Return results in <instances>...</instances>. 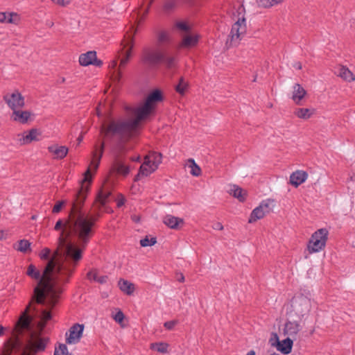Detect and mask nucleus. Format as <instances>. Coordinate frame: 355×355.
Wrapping results in <instances>:
<instances>
[{
    "instance_id": "obj_17",
    "label": "nucleus",
    "mask_w": 355,
    "mask_h": 355,
    "mask_svg": "<svg viewBox=\"0 0 355 355\" xmlns=\"http://www.w3.org/2000/svg\"><path fill=\"white\" fill-rule=\"evenodd\" d=\"M49 341V338H41L40 336H37L34 341L30 342L29 347L33 353L43 352L45 350Z\"/></svg>"
},
{
    "instance_id": "obj_44",
    "label": "nucleus",
    "mask_w": 355,
    "mask_h": 355,
    "mask_svg": "<svg viewBox=\"0 0 355 355\" xmlns=\"http://www.w3.org/2000/svg\"><path fill=\"white\" fill-rule=\"evenodd\" d=\"M259 6L263 8H269L272 6V0H257Z\"/></svg>"
},
{
    "instance_id": "obj_5",
    "label": "nucleus",
    "mask_w": 355,
    "mask_h": 355,
    "mask_svg": "<svg viewBox=\"0 0 355 355\" xmlns=\"http://www.w3.org/2000/svg\"><path fill=\"white\" fill-rule=\"evenodd\" d=\"M311 292L306 290L295 295L291 300V310L287 314L299 320H306L311 309Z\"/></svg>"
},
{
    "instance_id": "obj_55",
    "label": "nucleus",
    "mask_w": 355,
    "mask_h": 355,
    "mask_svg": "<svg viewBox=\"0 0 355 355\" xmlns=\"http://www.w3.org/2000/svg\"><path fill=\"white\" fill-rule=\"evenodd\" d=\"M245 11V7L243 6V5H241L239 6L238 10H236L237 13H238V15L239 16L242 13H244Z\"/></svg>"
},
{
    "instance_id": "obj_58",
    "label": "nucleus",
    "mask_w": 355,
    "mask_h": 355,
    "mask_svg": "<svg viewBox=\"0 0 355 355\" xmlns=\"http://www.w3.org/2000/svg\"><path fill=\"white\" fill-rule=\"evenodd\" d=\"M157 243L156 237H151L150 239V246L154 245Z\"/></svg>"
},
{
    "instance_id": "obj_28",
    "label": "nucleus",
    "mask_w": 355,
    "mask_h": 355,
    "mask_svg": "<svg viewBox=\"0 0 355 355\" xmlns=\"http://www.w3.org/2000/svg\"><path fill=\"white\" fill-rule=\"evenodd\" d=\"M338 76L341 77L343 80L351 82L355 80V76L353 73L347 67L342 66L339 68Z\"/></svg>"
},
{
    "instance_id": "obj_35",
    "label": "nucleus",
    "mask_w": 355,
    "mask_h": 355,
    "mask_svg": "<svg viewBox=\"0 0 355 355\" xmlns=\"http://www.w3.org/2000/svg\"><path fill=\"white\" fill-rule=\"evenodd\" d=\"M175 0H166L163 5V11L166 14H170L176 8Z\"/></svg>"
},
{
    "instance_id": "obj_45",
    "label": "nucleus",
    "mask_w": 355,
    "mask_h": 355,
    "mask_svg": "<svg viewBox=\"0 0 355 355\" xmlns=\"http://www.w3.org/2000/svg\"><path fill=\"white\" fill-rule=\"evenodd\" d=\"M13 17H17L18 15L15 12H9L8 15L6 16V21H5V22L8 24H16V20L13 19Z\"/></svg>"
},
{
    "instance_id": "obj_29",
    "label": "nucleus",
    "mask_w": 355,
    "mask_h": 355,
    "mask_svg": "<svg viewBox=\"0 0 355 355\" xmlns=\"http://www.w3.org/2000/svg\"><path fill=\"white\" fill-rule=\"evenodd\" d=\"M41 132H39V130L36 128H32L31 129L28 134L23 137L24 143V144H29L32 142L33 141H39V139L37 138L38 135H40Z\"/></svg>"
},
{
    "instance_id": "obj_8",
    "label": "nucleus",
    "mask_w": 355,
    "mask_h": 355,
    "mask_svg": "<svg viewBox=\"0 0 355 355\" xmlns=\"http://www.w3.org/2000/svg\"><path fill=\"white\" fill-rule=\"evenodd\" d=\"M287 320L284 324V333L286 335L295 338L298 332L302 329V326L300 324V321L297 318L287 314Z\"/></svg>"
},
{
    "instance_id": "obj_11",
    "label": "nucleus",
    "mask_w": 355,
    "mask_h": 355,
    "mask_svg": "<svg viewBox=\"0 0 355 355\" xmlns=\"http://www.w3.org/2000/svg\"><path fill=\"white\" fill-rule=\"evenodd\" d=\"M79 63L81 66L94 65L101 67L103 62L96 57V52L95 51H89L85 53H82L79 57Z\"/></svg>"
},
{
    "instance_id": "obj_39",
    "label": "nucleus",
    "mask_w": 355,
    "mask_h": 355,
    "mask_svg": "<svg viewBox=\"0 0 355 355\" xmlns=\"http://www.w3.org/2000/svg\"><path fill=\"white\" fill-rule=\"evenodd\" d=\"M152 347L155 349L158 352L166 353L168 352V345L165 343H156L152 344Z\"/></svg>"
},
{
    "instance_id": "obj_15",
    "label": "nucleus",
    "mask_w": 355,
    "mask_h": 355,
    "mask_svg": "<svg viewBox=\"0 0 355 355\" xmlns=\"http://www.w3.org/2000/svg\"><path fill=\"white\" fill-rule=\"evenodd\" d=\"M164 99V94L160 89L156 88L150 91L144 100V103L155 109V105L162 102Z\"/></svg>"
},
{
    "instance_id": "obj_52",
    "label": "nucleus",
    "mask_w": 355,
    "mask_h": 355,
    "mask_svg": "<svg viewBox=\"0 0 355 355\" xmlns=\"http://www.w3.org/2000/svg\"><path fill=\"white\" fill-rule=\"evenodd\" d=\"M132 220L135 223H139L141 220V217L139 215H132L131 216Z\"/></svg>"
},
{
    "instance_id": "obj_19",
    "label": "nucleus",
    "mask_w": 355,
    "mask_h": 355,
    "mask_svg": "<svg viewBox=\"0 0 355 355\" xmlns=\"http://www.w3.org/2000/svg\"><path fill=\"white\" fill-rule=\"evenodd\" d=\"M277 341V349L284 354H288L291 350L293 344V339L288 337L283 340L282 342L279 341L278 336L276 334H274Z\"/></svg>"
},
{
    "instance_id": "obj_31",
    "label": "nucleus",
    "mask_w": 355,
    "mask_h": 355,
    "mask_svg": "<svg viewBox=\"0 0 355 355\" xmlns=\"http://www.w3.org/2000/svg\"><path fill=\"white\" fill-rule=\"evenodd\" d=\"M111 195L112 192L110 191L103 192L101 190L97 195L96 201L100 204L101 207H103L108 202Z\"/></svg>"
},
{
    "instance_id": "obj_48",
    "label": "nucleus",
    "mask_w": 355,
    "mask_h": 355,
    "mask_svg": "<svg viewBox=\"0 0 355 355\" xmlns=\"http://www.w3.org/2000/svg\"><path fill=\"white\" fill-rule=\"evenodd\" d=\"M53 3L59 5V6H63V7H65L67 6V5H69L71 0H51Z\"/></svg>"
},
{
    "instance_id": "obj_50",
    "label": "nucleus",
    "mask_w": 355,
    "mask_h": 355,
    "mask_svg": "<svg viewBox=\"0 0 355 355\" xmlns=\"http://www.w3.org/2000/svg\"><path fill=\"white\" fill-rule=\"evenodd\" d=\"M64 225V222L62 219H59L54 227V230L56 231H59L62 229V226Z\"/></svg>"
},
{
    "instance_id": "obj_24",
    "label": "nucleus",
    "mask_w": 355,
    "mask_h": 355,
    "mask_svg": "<svg viewBox=\"0 0 355 355\" xmlns=\"http://www.w3.org/2000/svg\"><path fill=\"white\" fill-rule=\"evenodd\" d=\"M295 91L293 95V99L296 104L300 105L301 100L306 94V90L300 84H295L294 87Z\"/></svg>"
},
{
    "instance_id": "obj_4",
    "label": "nucleus",
    "mask_w": 355,
    "mask_h": 355,
    "mask_svg": "<svg viewBox=\"0 0 355 355\" xmlns=\"http://www.w3.org/2000/svg\"><path fill=\"white\" fill-rule=\"evenodd\" d=\"M141 61L145 66L150 69L156 68L160 64H163L170 69L175 67L176 64L175 57L166 56L161 51L150 47L143 49Z\"/></svg>"
},
{
    "instance_id": "obj_20",
    "label": "nucleus",
    "mask_w": 355,
    "mask_h": 355,
    "mask_svg": "<svg viewBox=\"0 0 355 355\" xmlns=\"http://www.w3.org/2000/svg\"><path fill=\"white\" fill-rule=\"evenodd\" d=\"M11 119L14 121H18L22 124L26 123L32 113L30 111L17 110V109L12 110Z\"/></svg>"
},
{
    "instance_id": "obj_16",
    "label": "nucleus",
    "mask_w": 355,
    "mask_h": 355,
    "mask_svg": "<svg viewBox=\"0 0 355 355\" xmlns=\"http://www.w3.org/2000/svg\"><path fill=\"white\" fill-rule=\"evenodd\" d=\"M308 178V173L304 171H296L292 173L290 175L289 183L295 187H298L300 184L304 183Z\"/></svg>"
},
{
    "instance_id": "obj_38",
    "label": "nucleus",
    "mask_w": 355,
    "mask_h": 355,
    "mask_svg": "<svg viewBox=\"0 0 355 355\" xmlns=\"http://www.w3.org/2000/svg\"><path fill=\"white\" fill-rule=\"evenodd\" d=\"M157 41L159 44L169 43L170 37L168 34L165 31H162L157 34Z\"/></svg>"
},
{
    "instance_id": "obj_53",
    "label": "nucleus",
    "mask_w": 355,
    "mask_h": 355,
    "mask_svg": "<svg viewBox=\"0 0 355 355\" xmlns=\"http://www.w3.org/2000/svg\"><path fill=\"white\" fill-rule=\"evenodd\" d=\"M214 229L215 230H223V225L219 223V222H217L216 223L214 226H213Z\"/></svg>"
},
{
    "instance_id": "obj_64",
    "label": "nucleus",
    "mask_w": 355,
    "mask_h": 355,
    "mask_svg": "<svg viewBox=\"0 0 355 355\" xmlns=\"http://www.w3.org/2000/svg\"><path fill=\"white\" fill-rule=\"evenodd\" d=\"M246 355H255V352L254 350H250Z\"/></svg>"
},
{
    "instance_id": "obj_42",
    "label": "nucleus",
    "mask_w": 355,
    "mask_h": 355,
    "mask_svg": "<svg viewBox=\"0 0 355 355\" xmlns=\"http://www.w3.org/2000/svg\"><path fill=\"white\" fill-rule=\"evenodd\" d=\"M176 27L182 31H184V32H188L190 31V26L189 25L185 22V21H178L176 23Z\"/></svg>"
},
{
    "instance_id": "obj_62",
    "label": "nucleus",
    "mask_w": 355,
    "mask_h": 355,
    "mask_svg": "<svg viewBox=\"0 0 355 355\" xmlns=\"http://www.w3.org/2000/svg\"><path fill=\"white\" fill-rule=\"evenodd\" d=\"M284 0H272V6L282 2Z\"/></svg>"
},
{
    "instance_id": "obj_59",
    "label": "nucleus",
    "mask_w": 355,
    "mask_h": 355,
    "mask_svg": "<svg viewBox=\"0 0 355 355\" xmlns=\"http://www.w3.org/2000/svg\"><path fill=\"white\" fill-rule=\"evenodd\" d=\"M293 67H294L295 69H302V64H301V62H295V63L294 64Z\"/></svg>"
},
{
    "instance_id": "obj_27",
    "label": "nucleus",
    "mask_w": 355,
    "mask_h": 355,
    "mask_svg": "<svg viewBox=\"0 0 355 355\" xmlns=\"http://www.w3.org/2000/svg\"><path fill=\"white\" fill-rule=\"evenodd\" d=\"M199 40L198 35H187L182 41L181 46L184 48H190L197 45Z\"/></svg>"
},
{
    "instance_id": "obj_40",
    "label": "nucleus",
    "mask_w": 355,
    "mask_h": 355,
    "mask_svg": "<svg viewBox=\"0 0 355 355\" xmlns=\"http://www.w3.org/2000/svg\"><path fill=\"white\" fill-rule=\"evenodd\" d=\"M273 200L270 199H268L266 200H263L260 203V206H262L263 211L266 214L270 213L272 211V208L270 207V203L272 202Z\"/></svg>"
},
{
    "instance_id": "obj_51",
    "label": "nucleus",
    "mask_w": 355,
    "mask_h": 355,
    "mask_svg": "<svg viewBox=\"0 0 355 355\" xmlns=\"http://www.w3.org/2000/svg\"><path fill=\"white\" fill-rule=\"evenodd\" d=\"M175 278L177 281L180 282H184V276L182 272H177L175 274Z\"/></svg>"
},
{
    "instance_id": "obj_60",
    "label": "nucleus",
    "mask_w": 355,
    "mask_h": 355,
    "mask_svg": "<svg viewBox=\"0 0 355 355\" xmlns=\"http://www.w3.org/2000/svg\"><path fill=\"white\" fill-rule=\"evenodd\" d=\"M83 133L82 132L80 134V135L77 139L78 144H80V142L83 141Z\"/></svg>"
},
{
    "instance_id": "obj_61",
    "label": "nucleus",
    "mask_w": 355,
    "mask_h": 355,
    "mask_svg": "<svg viewBox=\"0 0 355 355\" xmlns=\"http://www.w3.org/2000/svg\"><path fill=\"white\" fill-rule=\"evenodd\" d=\"M132 161L140 162H141V157H140V156H137V157H132Z\"/></svg>"
},
{
    "instance_id": "obj_32",
    "label": "nucleus",
    "mask_w": 355,
    "mask_h": 355,
    "mask_svg": "<svg viewBox=\"0 0 355 355\" xmlns=\"http://www.w3.org/2000/svg\"><path fill=\"white\" fill-rule=\"evenodd\" d=\"M115 171L117 173L122 175L123 176H127L130 171V167L125 165L122 162H116L115 164Z\"/></svg>"
},
{
    "instance_id": "obj_14",
    "label": "nucleus",
    "mask_w": 355,
    "mask_h": 355,
    "mask_svg": "<svg viewBox=\"0 0 355 355\" xmlns=\"http://www.w3.org/2000/svg\"><path fill=\"white\" fill-rule=\"evenodd\" d=\"M150 163L151 161L148 159L140 166L138 173L134 178V182L139 181L141 178L148 176L156 170L157 166L155 165L154 162L153 165H150Z\"/></svg>"
},
{
    "instance_id": "obj_1",
    "label": "nucleus",
    "mask_w": 355,
    "mask_h": 355,
    "mask_svg": "<svg viewBox=\"0 0 355 355\" xmlns=\"http://www.w3.org/2000/svg\"><path fill=\"white\" fill-rule=\"evenodd\" d=\"M105 142L100 146L99 154L93 153V160L89 166L83 173L81 187L75 194L69 214V219L65 227L69 236L74 237L77 243H70L58 246L53 252L48 248H43L39 253L42 260L47 261L44 266H64V263L76 265L83 259V254L91 239L94 235V227L100 217V214H87L83 211V207L89 191V185L92 182L93 175L91 174V166L96 171L100 164L104 149Z\"/></svg>"
},
{
    "instance_id": "obj_2",
    "label": "nucleus",
    "mask_w": 355,
    "mask_h": 355,
    "mask_svg": "<svg viewBox=\"0 0 355 355\" xmlns=\"http://www.w3.org/2000/svg\"><path fill=\"white\" fill-rule=\"evenodd\" d=\"M69 268H44L41 272L38 268H28L26 275L38 281L33 289L31 302L46 306L43 309L33 308L35 315L41 319V329L51 319V310L56 304L59 295L62 293L61 284L67 282L72 274L73 271Z\"/></svg>"
},
{
    "instance_id": "obj_25",
    "label": "nucleus",
    "mask_w": 355,
    "mask_h": 355,
    "mask_svg": "<svg viewBox=\"0 0 355 355\" xmlns=\"http://www.w3.org/2000/svg\"><path fill=\"white\" fill-rule=\"evenodd\" d=\"M265 216L266 214L263 211L262 206L259 205L252 211L250 218L248 219V223H254L257 220L263 218Z\"/></svg>"
},
{
    "instance_id": "obj_10",
    "label": "nucleus",
    "mask_w": 355,
    "mask_h": 355,
    "mask_svg": "<svg viewBox=\"0 0 355 355\" xmlns=\"http://www.w3.org/2000/svg\"><path fill=\"white\" fill-rule=\"evenodd\" d=\"M246 33V24L244 15L239 17L238 20L232 25L229 37H231V42L234 38L241 40L242 35Z\"/></svg>"
},
{
    "instance_id": "obj_36",
    "label": "nucleus",
    "mask_w": 355,
    "mask_h": 355,
    "mask_svg": "<svg viewBox=\"0 0 355 355\" xmlns=\"http://www.w3.org/2000/svg\"><path fill=\"white\" fill-rule=\"evenodd\" d=\"M189 162L191 164V174L193 176L198 177L201 174L200 167L195 162L194 159H189Z\"/></svg>"
},
{
    "instance_id": "obj_46",
    "label": "nucleus",
    "mask_w": 355,
    "mask_h": 355,
    "mask_svg": "<svg viewBox=\"0 0 355 355\" xmlns=\"http://www.w3.org/2000/svg\"><path fill=\"white\" fill-rule=\"evenodd\" d=\"M124 318H125V315H124L123 313L121 310H119V311L114 316V320L116 322L121 323L123 322Z\"/></svg>"
},
{
    "instance_id": "obj_26",
    "label": "nucleus",
    "mask_w": 355,
    "mask_h": 355,
    "mask_svg": "<svg viewBox=\"0 0 355 355\" xmlns=\"http://www.w3.org/2000/svg\"><path fill=\"white\" fill-rule=\"evenodd\" d=\"M15 250L23 253H27L31 251V243L26 239H21L13 244Z\"/></svg>"
},
{
    "instance_id": "obj_23",
    "label": "nucleus",
    "mask_w": 355,
    "mask_h": 355,
    "mask_svg": "<svg viewBox=\"0 0 355 355\" xmlns=\"http://www.w3.org/2000/svg\"><path fill=\"white\" fill-rule=\"evenodd\" d=\"M230 193L234 198H237L239 202H243L246 200L248 196L247 191L243 190L241 187L237 185H233V188L231 189Z\"/></svg>"
},
{
    "instance_id": "obj_54",
    "label": "nucleus",
    "mask_w": 355,
    "mask_h": 355,
    "mask_svg": "<svg viewBox=\"0 0 355 355\" xmlns=\"http://www.w3.org/2000/svg\"><path fill=\"white\" fill-rule=\"evenodd\" d=\"M7 231L0 230V240L6 239L7 238Z\"/></svg>"
},
{
    "instance_id": "obj_18",
    "label": "nucleus",
    "mask_w": 355,
    "mask_h": 355,
    "mask_svg": "<svg viewBox=\"0 0 355 355\" xmlns=\"http://www.w3.org/2000/svg\"><path fill=\"white\" fill-rule=\"evenodd\" d=\"M48 150L53 155V159H62L67 156L69 149L64 146L53 144L48 147Z\"/></svg>"
},
{
    "instance_id": "obj_37",
    "label": "nucleus",
    "mask_w": 355,
    "mask_h": 355,
    "mask_svg": "<svg viewBox=\"0 0 355 355\" xmlns=\"http://www.w3.org/2000/svg\"><path fill=\"white\" fill-rule=\"evenodd\" d=\"M68 349L65 344L59 343L58 347H55L53 355H68Z\"/></svg>"
},
{
    "instance_id": "obj_3",
    "label": "nucleus",
    "mask_w": 355,
    "mask_h": 355,
    "mask_svg": "<svg viewBox=\"0 0 355 355\" xmlns=\"http://www.w3.org/2000/svg\"><path fill=\"white\" fill-rule=\"evenodd\" d=\"M153 111V107L144 102L143 105L135 111V118L126 120L112 119L109 124L103 123L100 132L109 141H112L114 137H119V144H121L125 137L131 136L139 126L140 122L145 120Z\"/></svg>"
},
{
    "instance_id": "obj_21",
    "label": "nucleus",
    "mask_w": 355,
    "mask_h": 355,
    "mask_svg": "<svg viewBox=\"0 0 355 355\" xmlns=\"http://www.w3.org/2000/svg\"><path fill=\"white\" fill-rule=\"evenodd\" d=\"M163 223L171 229L178 230L180 224H184V220L172 215H166L163 219Z\"/></svg>"
},
{
    "instance_id": "obj_7",
    "label": "nucleus",
    "mask_w": 355,
    "mask_h": 355,
    "mask_svg": "<svg viewBox=\"0 0 355 355\" xmlns=\"http://www.w3.org/2000/svg\"><path fill=\"white\" fill-rule=\"evenodd\" d=\"M329 231L327 228H320L311 236L307 249L310 253L318 252L324 248L328 240Z\"/></svg>"
},
{
    "instance_id": "obj_12",
    "label": "nucleus",
    "mask_w": 355,
    "mask_h": 355,
    "mask_svg": "<svg viewBox=\"0 0 355 355\" xmlns=\"http://www.w3.org/2000/svg\"><path fill=\"white\" fill-rule=\"evenodd\" d=\"M84 324H74L69 330V335L66 334V343L67 344H76L78 343L83 336Z\"/></svg>"
},
{
    "instance_id": "obj_9",
    "label": "nucleus",
    "mask_w": 355,
    "mask_h": 355,
    "mask_svg": "<svg viewBox=\"0 0 355 355\" xmlns=\"http://www.w3.org/2000/svg\"><path fill=\"white\" fill-rule=\"evenodd\" d=\"M3 98L12 110L17 107H23L25 105L24 96L17 90L11 94H7L4 95Z\"/></svg>"
},
{
    "instance_id": "obj_13",
    "label": "nucleus",
    "mask_w": 355,
    "mask_h": 355,
    "mask_svg": "<svg viewBox=\"0 0 355 355\" xmlns=\"http://www.w3.org/2000/svg\"><path fill=\"white\" fill-rule=\"evenodd\" d=\"M31 304H29L24 311L22 316L20 317L17 324V333L22 334L24 331H30L32 334L31 319L26 315L27 313L31 310Z\"/></svg>"
},
{
    "instance_id": "obj_56",
    "label": "nucleus",
    "mask_w": 355,
    "mask_h": 355,
    "mask_svg": "<svg viewBox=\"0 0 355 355\" xmlns=\"http://www.w3.org/2000/svg\"><path fill=\"white\" fill-rule=\"evenodd\" d=\"M6 13L0 12V22L4 23L6 21Z\"/></svg>"
},
{
    "instance_id": "obj_22",
    "label": "nucleus",
    "mask_w": 355,
    "mask_h": 355,
    "mask_svg": "<svg viewBox=\"0 0 355 355\" xmlns=\"http://www.w3.org/2000/svg\"><path fill=\"white\" fill-rule=\"evenodd\" d=\"M119 289L128 295H131L135 291V285L128 280L120 279L118 282Z\"/></svg>"
},
{
    "instance_id": "obj_49",
    "label": "nucleus",
    "mask_w": 355,
    "mask_h": 355,
    "mask_svg": "<svg viewBox=\"0 0 355 355\" xmlns=\"http://www.w3.org/2000/svg\"><path fill=\"white\" fill-rule=\"evenodd\" d=\"M140 245L141 247L150 246V239L148 236L140 240Z\"/></svg>"
},
{
    "instance_id": "obj_33",
    "label": "nucleus",
    "mask_w": 355,
    "mask_h": 355,
    "mask_svg": "<svg viewBox=\"0 0 355 355\" xmlns=\"http://www.w3.org/2000/svg\"><path fill=\"white\" fill-rule=\"evenodd\" d=\"M188 87L189 84L185 82L183 77H181L179 80L178 84L175 87V89L177 93L181 96H184Z\"/></svg>"
},
{
    "instance_id": "obj_6",
    "label": "nucleus",
    "mask_w": 355,
    "mask_h": 355,
    "mask_svg": "<svg viewBox=\"0 0 355 355\" xmlns=\"http://www.w3.org/2000/svg\"><path fill=\"white\" fill-rule=\"evenodd\" d=\"M121 44L123 45L122 51L123 57L120 62L119 69H114L112 75V80L117 84H120L122 78V72L120 69L125 67L132 57V49L135 45L134 36L132 35L125 36V39L122 41Z\"/></svg>"
},
{
    "instance_id": "obj_30",
    "label": "nucleus",
    "mask_w": 355,
    "mask_h": 355,
    "mask_svg": "<svg viewBox=\"0 0 355 355\" xmlns=\"http://www.w3.org/2000/svg\"><path fill=\"white\" fill-rule=\"evenodd\" d=\"M314 113V110H310L309 108H296L294 114L298 118L302 119H308Z\"/></svg>"
},
{
    "instance_id": "obj_43",
    "label": "nucleus",
    "mask_w": 355,
    "mask_h": 355,
    "mask_svg": "<svg viewBox=\"0 0 355 355\" xmlns=\"http://www.w3.org/2000/svg\"><path fill=\"white\" fill-rule=\"evenodd\" d=\"M179 323V321L178 320H173L170 321L165 322L164 323V327L167 330H173L175 325H177Z\"/></svg>"
},
{
    "instance_id": "obj_63",
    "label": "nucleus",
    "mask_w": 355,
    "mask_h": 355,
    "mask_svg": "<svg viewBox=\"0 0 355 355\" xmlns=\"http://www.w3.org/2000/svg\"><path fill=\"white\" fill-rule=\"evenodd\" d=\"M4 328L3 326H0V336H1L3 334Z\"/></svg>"
},
{
    "instance_id": "obj_47",
    "label": "nucleus",
    "mask_w": 355,
    "mask_h": 355,
    "mask_svg": "<svg viewBox=\"0 0 355 355\" xmlns=\"http://www.w3.org/2000/svg\"><path fill=\"white\" fill-rule=\"evenodd\" d=\"M118 197L119 198L117 199L116 205H117V207L119 208L124 205L126 200H125V198L124 197V196L121 193H119Z\"/></svg>"
},
{
    "instance_id": "obj_57",
    "label": "nucleus",
    "mask_w": 355,
    "mask_h": 355,
    "mask_svg": "<svg viewBox=\"0 0 355 355\" xmlns=\"http://www.w3.org/2000/svg\"><path fill=\"white\" fill-rule=\"evenodd\" d=\"M1 355H10V343L7 345L6 351L3 352Z\"/></svg>"
},
{
    "instance_id": "obj_41",
    "label": "nucleus",
    "mask_w": 355,
    "mask_h": 355,
    "mask_svg": "<svg viewBox=\"0 0 355 355\" xmlns=\"http://www.w3.org/2000/svg\"><path fill=\"white\" fill-rule=\"evenodd\" d=\"M66 203H67L66 200L57 201L53 207L52 212L53 214L59 213L62 209L63 207L66 205Z\"/></svg>"
},
{
    "instance_id": "obj_34",
    "label": "nucleus",
    "mask_w": 355,
    "mask_h": 355,
    "mask_svg": "<svg viewBox=\"0 0 355 355\" xmlns=\"http://www.w3.org/2000/svg\"><path fill=\"white\" fill-rule=\"evenodd\" d=\"M87 277L89 280H94L100 284H104L106 282L107 277V276H101L98 277L97 273L94 270H91L87 272Z\"/></svg>"
}]
</instances>
